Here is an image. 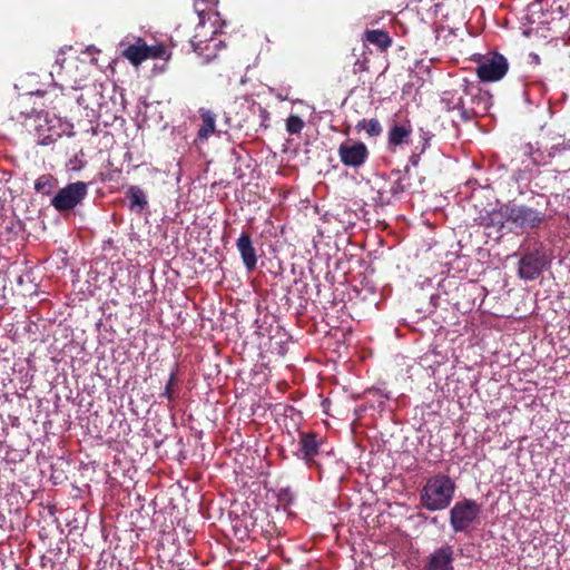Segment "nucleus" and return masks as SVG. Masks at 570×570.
<instances>
[{
  "mask_svg": "<svg viewBox=\"0 0 570 570\" xmlns=\"http://www.w3.org/2000/svg\"><path fill=\"white\" fill-rule=\"evenodd\" d=\"M217 0H196L194 7L198 14L199 23L196 33L189 41L190 50L199 59L200 65H207L217 58V53L225 47L219 38L220 31L216 27L219 14L207 12L210 6H216Z\"/></svg>",
  "mask_w": 570,
  "mask_h": 570,
  "instance_id": "obj_1",
  "label": "nucleus"
},
{
  "mask_svg": "<svg viewBox=\"0 0 570 570\" xmlns=\"http://www.w3.org/2000/svg\"><path fill=\"white\" fill-rule=\"evenodd\" d=\"M456 490L455 481L444 473L426 479L420 491V504L430 512L443 511L451 505Z\"/></svg>",
  "mask_w": 570,
  "mask_h": 570,
  "instance_id": "obj_2",
  "label": "nucleus"
},
{
  "mask_svg": "<svg viewBox=\"0 0 570 570\" xmlns=\"http://www.w3.org/2000/svg\"><path fill=\"white\" fill-rule=\"evenodd\" d=\"M508 233L520 235L538 229L547 220V214L524 204H505Z\"/></svg>",
  "mask_w": 570,
  "mask_h": 570,
  "instance_id": "obj_3",
  "label": "nucleus"
},
{
  "mask_svg": "<svg viewBox=\"0 0 570 570\" xmlns=\"http://www.w3.org/2000/svg\"><path fill=\"white\" fill-rule=\"evenodd\" d=\"M482 507L473 499L456 501L449 511V522L454 533H466L478 521Z\"/></svg>",
  "mask_w": 570,
  "mask_h": 570,
  "instance_id": "obj_4",
  "label": "nucleus"
},
{
  "mask_svg": "<svg viewBox=\"0 0 570 570\" xmlns=\"http://www.w3.org/2000/svg\"><path fill=\"white\" fill-rule=\"evenodd\" d=\"M43 102L37 104L32 95L19 97L11 108L12 119L16 120H35V128L40 130L42 128L41 120L49 124V111L45 110Z\"/></svg>",
  "mask_w": 570,
  "mask_h": 570,
  "instance_id": "obj_5",
  "label": "nucleus"
},
{
  "mask_svg": "<svg viewBox=\"0 0 570 570\" xmlns=\"http://www.w3.org/2000/svg\"><path fill=\"white\" fill-rule=\"evenodd\" d=\"M550 261L543 248L525 252L518 264V275L521 279L531 282L541 276Z\"/></svg>",
  "mask_w": 570,
  "mask_h": 570,
  "instance_id": "obj_6",
  "label": "nucleus"
},
{
  "mask_svg": "<svg viewBox=\"0 0 570 570\" xmlns=\"http://www.w3.org/2000/svg\"><path fill=\"white\" fill-rule=\"evenodd\" d=\"M87 193L88 186L86 183H70L58 190V193L52 197L50 204L59 213L69 212L85 199Z\"/></svg>",
  "mask_w": 570,
  "mask_h": 570,
  "instance_id": "obj_7",
  "label": "nucleus"
},
{
  "mask_svg": "<svg viewBox=\"0 0 570 570\" xmlns=\"http://www.w3.org/2000/svg\"><path fill=\"white\" fill-rule=\"evenodd\" d=\"M509 63L504 56L491 53L478 65L476 75L484 82L502 79L508 72Z\"/></svg>",
  "mask_w": 570,
  "mask_h": 570,
  "instance_id": "obj_8",
  "label": "nucleus"
},
{
  "mask_svg": "<svg viewBox=\"0 0 570 570\" xmlns=\"http://www.w3.org/2000/svg\"><path fill=\"white\" fill-rule=\"evenodd\" d=\"M323 439L315 433L301 432L298 440V449L295 452L297 459L305 462L309 468L316 465L315 458L320 453Z\"/></svg>",
  "mask_w": 570,
  "mask_h": 570,
  "instance_id": "obj_9",
  "label": "nucleus"
},
{
  "mask_svg": "<svg viewBox=\"0 0 570 570\" xmlns=\"http://www.w3.org/2000/svg\"><path fill=\"white\" fill-rule=\"evenodd\" d=\"M454 548L444 543L426 557L423 570H454Z\"/></svg>",
  "mask_w": 570,
  "mask_h": 570,
  "instance_id": "obj_10",
  "label": "nucleus"
},
{
  "mask_svg": "<svg viewBox=\"0 0 570 570\" xmlns=\"http://www.w3.org/2000/svg\"><path fill=\"white\" fill-rule=\"evenodd\" d=\"M338 156L342 164L346 167L358 168L368 158V149L364 142H343L338 147Z\"/></svg>",
  "mask_w": 570,
  "mask_h": 570,
  "instance_id": "obj_11",
  "label": "nucleus"
},
{
  "mask_svg": "<svg viewBox=\"0 0 570 570\" xmlns=\"http://www.w3.org/2000/svg\"><path fill=\"white\" fill-rule=\"evenodd\" d=\"M464 106L471 109L469 112V121L473 117L484 114L488 110L489 95L483 92L478 86L463 85Z\"/></svg>",
  "mask_w": 570,
  "mask_h": 570,
  "instance_id": "obj_12",
  "label": "nucleus"
},
{
  "mask_svg": "<svg viewBox=\"0 0 570 570\" xmlns=\"http://www.w3.org/2000/svg\"><path fill=\"white\" fill-rule=\"evenodd\" d=\"M505 204L497 209L481 213L478 217L479 225L487 229H494L500 236L508 233V220L505 215Z\"/></svg>",
  "mask_w": 570,
  "mask_h": 570,
  "instance_id": "obj_13",
  "label": "nucleus"
},
{
  "mask_svg": "<svg viewBox=\"0 0 570 570\" xmlns=\"http://www.w3.org/2000/svg\"><path fill=\"white\" fill-rule=\"evenodd\" d=\"M440 104L442 108L449 112L458 111L460 120L466 122L469 121V112L471 109H468V106H464V96L462 90H445L441 95Z\"/></svg>",
  "mask_w": 570,
  "mask_h": 570,
  "instance_id": "obj_14",
  "label": "nucleus"
},
{
  "mask_svg": "<svg viewBox=\"0 0 570 570\" xmlns=\"http://www.w3.org/2000/svg\"><path fill=\"white\" fill-rule=\"evenodd\" d=\"M236 247L246 269L248 272L254 271L257 266V255L250 235L243 232L236 240Z\"/></svg>",
  "mask_w": 570,
  "mask_h": 570,
  "instance_id": "obj_15",
  "label": "nucleus"
},
{
  "mask_svg": "<svg viewBox=\"0 0 570 570\" xmlns=\"http://www.w3.org/2000/svg\"><path fill=\"white\" fill-rule=\"evenodd\" d=\"M122 56L134 66H138L142 61L149 59V46L144 39L138 38L135 43L129 45L122 50Z\"/></svg>",
  "mask_w": 570,
  "mask_h": 570,
  "instance_id": "obj_16",
  "label": "nucleus"
},
{
  "mask_svg": "<svg viewBox=\"0 0 570 570\" xmlns=\"http://www.w3.org/2000/svg\"><path fill=\"white\" fill-rule=\"evenodd\" d=\"M412 128L409 124H394L389 130V145L400 146L406 144L411 136Z\"/></svg>",
  "mask_w": 570,
  "mask_h": 570,
  "instance_id": "obj_17",
  "label": "nucleus"
},
{
  "mask_svg": "<svg viewBox=\"0 0 570 570\" xmlns=\"http://www.w3.org/2000/svg\"><path fill=\"white\" fill-rule=\"evenodd\" d=\"M202 126L198 130V139H207L215 132L216 115L207 109H200Z\"/></svg>",
  "mask_w": 570,
  "mask_h": 570,
  "instance_id": "obj_18",
  "label": "nucleus"
},
{
  "mask_svg": "<svg viewBox=\"0 0 570 570\" xmlns=\"http://www.w3.org/2000/svg\"><path fill=\"white\" fill-rule=\"evenodd\" d=\"M126 198L129 199V208L141 212L148 204L145 193L138 186H130L126 191Z\"/></svg>",
  "mask_w": 570,
  "mask_h": 570,
  "instance_id": "obj_19",
  "label": "nucleus"
},
{
  "mask_svg": "<svg viewBox=\"0 0 570 570\" xmlns=\"http://www.w3.org/2000/svg\"><path fill=\"white\" fill-rule=\"evenodd\" d=\"M57 179L50 174L39 176L35 183V190L42 195H50L56 188Z\"/></svg>",
  "mask_w": 570,
  "mask_h": 570,
  "instance_id": "obj_20",
  "label": "nucleus"
},
{
  "mask_svg": "<svg viewBox=\"0 0 570 570\" xmlns=\"http://www.w3.org/2000/svg\"><path fill=\"white\" fill-rule=\"evenodd\" d=\"M356 129L358 131L365 130L368 137H377L382 134V126L376 118H372L370 120L362 119L357 122Z\"/></svg>",
  "mask_w": 570,
  "mask_h": 570,
  "instance_id": "obj_21",
  "label": "nucleus"
},
{
  "mask_svg": "<svg viewBox=\"0 0 570 570\" xmlns=\"http://www.w3.org/2000/svg\"><path fill=\"white\" fill-rule=\"evenodd\" d=\"M366 40L380 48H386L391 43L389 35L381 30H371L366 32Z\"/></svg>",
  "mask_w": 570,
  "mask_h": 570,
  "instance_id": "obj_22",
  "label": "nucleus"
},
{
  "mask_svg": "<svg viewBox=\"0 0 570 570\" xmlns=\"http://www.w3.org/2000/svg\"><path fill=\"white\" fill-rule=\"evenodd\" d=\"M305 126L304 120L297 115H291L286 119V130L291 135L299 134Z\"/></svg>",
  "mask_w": 570,
  "mask_h": 570,
  "instance_id": "obj_23",
  "label": "nucleus"
},
{
  "mask_svg": "<svg viewBox=\"0 0 570 570\" xmlns=\"http://www.w3.org/2000/svg\"><path fill=\"white\" fill-rule=\"evenodd\" d=\"M570 150V140H562L556 144H552L549 148H547V157L553 158L556 156L561 155L562 153Z\"/></svg>",
  "mask_w": 570,
  "mask_h": 570,
  "instance_id": "obj_24",
  "label": "nucleus"
},
{
  "mask_svg": "<svg viewBox=\"0 0 570 570\" xmlns=\"http://www.w3.org/2000/svg\"><path fill=\"white\" fill-rule=\"evenodd\" d=\"M392 175H395L396 178L391 184L390 193L393 196H397V195L403 194L404 190H405V186L403 184V178L401 177L400 171L399 170L392 171Z\"/></svg>",
  "mask_w": 570,
  "mask_h": 570,
  "instance_id": "obj_25",
  "label": "nucleus"
},
{
  "mask_svg": "<svg viewBox=\"0 0 570 570\" xmlns=\"http://www.w3.org/2000/svg\"><path fill=\"white\" fill-rule=\"evenodd\" d=\"M178 372V364L176 363L175 370L171 372L169 381L166 385L165 395L171 402L175 397V384H176V375Z\"/></svg>",
  "mask_w": 570,
  "mask_h": 570,
  "instance_id": "obj_26",
  "label": "nucleus"
},
{
  "mask_svg": "<svg viewBox=\"0 0 570 570\" xmlns=\"http://www.w3.org/2000/svg\"><path fill=\"white\" fill-rule=\"evenodd\" d=\"M166 49L164 46H149V58H163L165 55Z\"/></svg>",
  "mask_w": 570,
  "mask_h": 570,
  "instance_id": "obj_27",
  "label": "nucleus"
},
{
  "mask_svg": "<svg viewBox=\"0 0 570 570\" xmlns=\"http://www.w3.org/2000/svg\"><path fill=\"white\" fill-rule=\"evenodd\" d=\"M421 139L423 141V145H422V151L425 150V148L429 146V141L432 137V135L429 132V131H424L423 129H421Z\"/></svg>",
  "mask_w": 570,
  "mask_h": 570,
  "instance_id": "obj_28",
  "label": "nucleus"
},
{
  "mask_svg": "<svg viewBox=\"0 0 570 570\" xmlns=\"http://www.w3.org/2000/svg\"><path fill=\"white\" fill-rule=\"evenodd\" d=\"M420 163V154H413L409 158V164L416 167Z\"/></svg>",
  "mask_w": 570,
  "mask_h": 570,
  "instance_id": "obj_29",
  "label": "nucleus"
},
{
  "mask_svg": "<svg viewBox=\"0 0 570 570\" xmlns=\"http://www.w3.org/2000/svg\"><path fill=\"white\" fill-rule=\"evenodd\" d=\"M558 10H559V12L561 13L562 17H568L569 16V8L563 9L561 6H559Z\"/></svg>",
  "mask_w": 570,
  "mask_h": 570,
  "instance_id": "obj_30",
  "label": "nucleus"
},
{
  "mask_svg": "<svg viewBox=\"0 0 570 570\" xmlns=\"http://www.w3.org/2000/svg\"><path fill=\"white\" fill-rule=\"evenodd\" d=\"M539 156H540V158L534 157V158H533V161H534V163H541V161L546 163V158H544L543 153H541V151H540V153H539Z\"/></svg>",
  "mask_w": 570,
  "mask_h": 570,
  "instance_id": "obj_31",
  "label": "nucleus"
},
{
  "mask_svg": "<svg viewBox=\"0 0 570 570\" xmlns=\"http://www.w3.org/2000/svg\"><path fill=\"white\" fill-rule=\"evenodd\" d=\"M523 95H524L525 101L529 102V104H532V100L530 99V94H529L528 89H524Z\"/></svg>",
  "mask_w": 570,
  "mask_h": 570,
  "instance_id": "obj_32",
  "label": "nucleus"
},
{
  "mask_svg": "<svg viewBox=\"0 0 570 570\" xmlns=\"http://www.w3.org/2000/svg\"><path fill=\"white\" fill-rule=\"evenodd\" d=\"M276 98H277L278 100H281V101H284V100H286V99H287V96H285V95H284V94H282V92H277V94H276Z\"/></svg>",
  "mask_w": 570,
  "mask_h": 570,
  "instance_id": "obj_33",
  "label": "nucleus"
},
{
  "mask_svg": "<svg viewBox=\"0 0 570 570\" xmlns=\"http://www.w3.org/2000/svg\"><path fill=\"white\" fill-rule=\"evenodd\" d=\"M436 520H438V518H436V517H433V518L431 519V522H432V523H435V522H436Z\"/></svg>",
  "mask_w": 570,
  "mask_h": 570,
  "instance_id": "obj_34",
  "label": "nucleus"
}]
</instances>
